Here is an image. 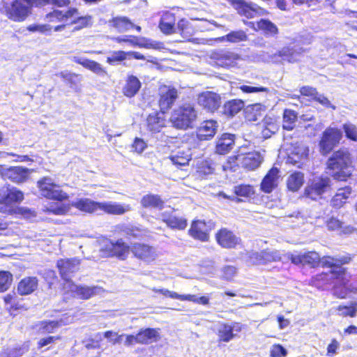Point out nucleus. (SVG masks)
Instances as JSON below:
<instances>
[{
    "label": "nucleus",
    "mask_w": 357,
    "mask_h": 357,
    "mask_svg": "<svg viewBox=\"0 0 357 357\" xmlns=\"http://www.w3.org/2000/svg\"><path fill=\"white\" fill-rule=\"evenodd\" d=\"M142 83L135 75H129L127 76L122 92L128 98L134 97L139 91Z\"/></svg>",
    "instance_id": "31"
},
{
    "label": "nucleus",
    "mask_w": 357,
    "mask_h": 357,
    "mask_svg": "<svg viewBox=\"0 0 357 357\" xmlns=\"http://www.w3.org/2000/svg\"><path fill=\"white\" fill-rule=\"evenodd\" d=\"M331 179L328 176L314 178L310 181L305 188L304 195L312 200L321 198L324 193L331 188Z\"/></svg>",
    "instance_id": "6"
},
{
    "label": "nucleus",
    "mask_w": 357,
    "mask_h": 357,
    "mask_svg": "<svg viewBox=\"0 0 357 357\" xmlns=\"http://www.w3.org/2000/svg\"><path fill=\"white\" fill-rule=\"evenodd\" d=\"M287 260H291L294 264L299 265H309L314 267L319 264L320 261V256L316 252H307L304 253H287L284 255Z\"/></svg>",
    "instance_id": "15"
},
{
    "label": "nucleus",
    "mask_w": 357,
    "mask_h": 357,
    "mask_svg": "<svg viewBox=\"0 0 357 357\" xmlns=\"http://www.w3.org/2000/svg\"><path fill=\"white\" fill-rule=\"evenodd\" d=\"M131 210L129 204H121L114 202H99L98 211L109 215H123Z\"/></svg>",
    "instance_id": "25"
},
{
    "label": "nucleus",
    "mask_w": 357,
    "mask_h": 357,
    "mask_svg": "<svg viewBox=\"0 0 357 357\" xmlns=\"http://www.w3.org/2000/svg\"><path fill=\"white\" fill-rule=\"evenodd\" d=\"M287 254H282L281 252L275 250H264L261 252H252L250 255V259L254 264H264L272 261H284Z\"/></svg>",
    "instance_id": "11"
},
{
    "label": "nucleus",
    "mask_w": 357,
    "mask_h": 357,
    "mask_svg": "<svg viewBox=\"0 0 357 357\" xmlns=\"http://www.w3.org/2000/svg\"><path fill=\"white\" fill-rule=\"evenodd\" d=\"M197 102L204 109L213 112L220 106L221 100L218 94L212 91H205L198 96Z\"/></svg>",
    "instance_id": "17"
},
{
    "label": "nucleus",
    "mask_w": 357,
    "mask_h": 357,
    "mask_svg": "<svg viewBox=\"0 0 357 357\" xmlns=\"http://www.w3.org/2000/svg\"><path fill=\"white\" fill-rule=\"evenodd\" d=\"M296 119L297 114L294 111L285 109L283 114V128L287 130H291L295 126Z\"/></svg>",
    "instance_id": "45"
},
{
    "label": "nucleus",
    "mask_w": 357,
    "mask_h": 357,
    "mask_svg": "<svg viewBox=\"0 0 357 357\" xmlns=\"http://www.w3.org/2000/svg\"><path fill=\"white\" fill-rule=\"evenodd\" d=\"M178 97L177 90L169 86H164L160 89L159 105L163 112L172 107Z\"/></svg>",
    "instance_id": "23"
},
{
    "label": "nucleus",
    "mask_w": 357,
    "mask_h": 357,
    "mask_svg": "<svg viewBox=\"0 0 357 357\" xmlns=\"http://www.w3.org/2000/svg\"><path fill=\"white\" fill-rule=\"evenodd\" d=\"M119 229L128 237L138 238L141 236V231L132 225H122L119 226Z\"/></svg>",
    "instance_id": "54"
},
{
    "label": "nucleus",
    "mask_w": 357,
    "mask_h": 357,
    "mask_svg": "<svg viewBox=\"0 0 357 357\" xmlns=\"http://www.w3.org/2000/svg\"><path fill=\"white\" fill-rule=\"evenodd\" d=\"M197 118V111L195 105L184 103L172 112L170 121L176 128L185 130L192 127Z\"/></svg>",
    "instance_id": "3"
},
{
    "label": "nucleus",
    "mask_w": 357,
    "mask_h": 357,
    "mask_svg": "<svg viewBox=\"0 0 357 357\" xmlns=\"http://www.w3.org/2000/svg\"><path fill=\"white\" fill-rule=\"evenodd\" d=\"M234 135L225 133L218 139L216 144V152L224 155L232 149L234 144Z\"/></svg>",
    "instance_id": "36"
},
{
    "label": "nucleus",
    "mask_w": 357,
    "mask_h": 357,
    "mask_svg": "<svg viewBox=\"0 0 357 357\" xmlns=\"http://www.w3.org/2000/svg\"><path fill=\"white\" fill-rule=\"evenodd\" d=\"M160 339L158 328H147L141 329L137 334V343L142 344H149L156 342Z\"/></svg>",
    "instance_id": "28"
},
{
    "label": "nucleus",
    "mask_w": 357,
    "mask_h": 357,
    "mask_svg": "<svg viewBox=\"0 0 357 357\" xmlns=\"http://www.w3.org/2000/svg\"><path fill=\"white\" fill-rule=\"evenodd\" d=\"M257 26V29L264 31L266 34L275 35L278 33L277 26L268 20H261Z\"/></svg>",
    "instance_id": "50"
},
{
    "label": "nucleus",
    "mask_w": 357,
    "mask_h": 357,
    "mask_svg": "<svg viewBox=\"0 0 357 357\" xmlns=\"http://www.w3.org/2000/svg\"><path fill=\"white\" fill-rule=\"evenodd\" d=\"M184 298H184V301H192V302H194V303H196L198 304H202L204 305L208 304V302H209V299L206 296H201V297L197 298L195 295L187 294V295H184Z\"/></svg>",
    "instance_id": "62"
},
{
    "label": "nucleus",
    "mask_w": 357,
    "mask_h": 357,
    "mask_svg": "<svg viewBox=\"0 0 357 357\" xmlns=\"http://www.w3.org/2000/svg\"><path fill=\"white\" fill-rule=\"evenodd\" d=\"M36 0H14L5 6L6 15L14 22H23L31 14Z\"/></svg>",
    "instance_id": "4"
},
{
    "label": "nucleus",
    "mask_w": 357,
    "mask_h": 357,
    "mask_svg": "<svg viewBox=\"0 0 357 357\" xmlns=\"http://www.w3.org/2000/svg\"><path fill=\"white\" fill-rule=\"evenodd\" d=\"M73 61L77 63L82 65L100 77H105L107 75V71L102 66L95 61L82 56H74Z\"/></svg>",
    "instance_id": "30"
},
{
    "label": "nucleus",
    "mask_w": 357,
    "mask_h": 357,
    "mask_svg": "<svg viewBox=\"0 0 357 357\" xmlns=\"http://www.w3.org/2000/svg\"><path fill=\"white\" fill-rule=\"evenodd\" d=\"M40 194L46 198L63 201L67 199L68 194L63 192L55 181L50 176H44L37 182Z\"/></svg>",
    "instance_id": "5"
},
{
    "label": "nucleus",
    "mask_w": 357,
    "mask_h": 357,
    "mask_svg": "<svg viewBox=\"0 0 357 357\" xmlns=\"http://www.w3.org/2000/svg\"><path fill=\"white\" fill-rule=\"evenodd\" d=\"M248 36L245 31L242 30L231 31L226 36L222 38V41H227L233 43H236L242 41H245Z\"/></svg>",
    "instance_id": "47"
},
{
    "label": "nucleus",
    "mask_w": 357,
    "mask_h": 357,
    "mask_svg": "<svg viewBox=\"0 0 357 357\" xmlns=\"http://www.w3.org/2000/svg\"><path fill=\"white\" fill-rule=\"evenodd\" d=\"M38 287V279L36 277L23 278L18 284L17 292L20 295H29Z\"/></svg>",
    "instance_id": "35"
},
{
    "label": "nucleus",
    "mask_w": 357,
    "mask_h": 357,
    "mask_svg": "<svg viewBox=\"0 0 357 357\" xmlns=\"http://www.w3.org/2000/svg\"><path fill=\"white\" fill-rule=\"evenodd\" d=\"M56 264L60 275L65 281L64 283L72 282L70 280L72 275L79 269V261L76 259H60Z\"/></svg>",
    "instance_id": "18"
},
{
    "label": "nucleus",
    "mask_w": 357,
    "mask_h": 357,
    "mask_svg": "<svg viewBox=\"0 0 357 357\" xmlns=\"http://www.w3.org/2000/svg\"><path fill=\"white\" fill-rule=\"evenodd\" d=\"M347 262L348 260L345 257L334 258L326 256L320 258L319 264H320L323 267L333 268V271H331L332 274L335 277H337L339 278L340 275L342 274L344 275V273H345V269L342 266V265L347 264Z\"/></svg>",
    "instance_id": "20"
},
{
    "label": "nucleus",
    "mask_w": 357,
    "mask_h": 357,
    "mask_svg": "<svg viewBox=\"0 0 357 357\" xmlns=\"http://www.w3.org/2000/svg\"><path fill=\"white\" fill-rule=\"evenodd\" d=\"M337 280L336 283L333 287V295L339 298H344L349 291L357 293V283L348 284L349 277L346 273H344L338 278L335 277Z\"/></svg>",
    "instance_id": "16"
},
{
    "label": "nucleus",
    "mask_w": 357,
    "mask_h": 357,
    "mask_svg": "<svg viewBox=\"0 0 357 357\" xmlns=\"http://www.w3.org/2000/svg\"><path fill=\"white\" fill-rule=\"evenodd\" d=\"M278 169L272 168L265 176L261 183V189L266 193H270L278 185L279 178Z\"/></svg>",
    "instance_id": "32"
},
{
    "label": "nucleus",
    "mask_w": 357,
    "mask_h": 357,
    "mask_svg": "<svg viewBox=\"0 0 357 357\" xmlns=\"http://www.w3.org/2000/svg\"><path fill=\"white\" fill-rule=\"evenodd\" d=\"M13 282V275L6 271H0V293L7 291Z\"/></svg>",
    "instance_id": "49"
},
{
    "label": "nucleus",
    "mask_w": 357,
    "mask_h": 357,
    "mask_svg": "<svg viewBox=\"0 0 357 357\" xmlns=\"http://www.w3.org/2000/svg\"><path fill=\"white\" fill-rule=\"evenodd\" d=\"M151 290L155 293H160L162 294L165 297L174 298V299H178L181 301H184V295L178 294L176 292L169 291L166 289H157V288H152Z\"/></svg>",
    "instance_id": "58"
},
{
    "label": "nucleus",
    "mask_w": 357,
    "mask_h": 357,
    "mask_svg": "<svg viewBox=\"0 0 357 357\" xmlns=\"http://www.w3.org/2000/svg\"><path fill=\"white\" fill-rule=\"evenodd\" d=\"M47 3L54 4L62 9H55L52 12L49 13L46 15L48 22H62L61 25L54 27V31H61L64 29L65 26L68 24H75L74 29L79 30L91 24V17L79 16L78 10L75 8L69 7L64 8L69 3V0H43Z\"/></svg>",
    "instance_id": "1"
},
{
    "label": "nucleus",
    "mask_w": 357,
    "mask_h": 357,
    "mask_svg": "<svg viewBox=\"0 0 357 357\" xmlns=\"http://www.w3.org/2000/svg\"><path fill=\"white\" fill-rule=\"evenodd\" d=\"M160 218L172 229H184L187 227V220L176 215L172 209L162 212L160 215Z\"/></svg>",
    "instance_id": "24"
},
{
    "label": "nucleus",
    "mask_w": 357,
    "mask_h": 357,
    "mask_svg": "<svg viewBox=\"0 0 357 357\" xmlns=\"http://www.w3.org/2000/svg\"><path fill=\"white\" fill-rule=\"evenodd\" d=\"M128 52L124 51H116L113 52L110 56L107 59V63L111 65H114L117 62H121L126 59Z\"/></svg>",
    "instance_id": "56"
},
{
    "label": "nucleus",
    "mask_w": 357,
    "mask_h": 357,
    "mask_svg": "<svg viewBox=\"0 0 357 357\" xmlns=\"http://www.w3.org/2000/svg\"><path fill=\"white\" fill-rule=\"evenodd\" d=\"M304 176L301 172L291 174L287 179V187L291 191L296 192L300 189L303 184Z\"/></svg>",
    "instance_id": "42"
},
{
    "label": "nucleus",
    "mask_w": 357,
    "mask_h": 357,
    "mask_svg": "<svg viewBox=\"0 0 357 357\" xmlns=\"http://www.w3.org/2000/svg\"><path fill=\"white\" fill-rule=\"evenodd\" d=\"M62 324V320L43 321L36 324L34 328L38 334L51 333L54 332Z\"/></svg>",
    "instance_id": "38"
},
{
    "label": "nucleus",
    "mask_w": 357,
    "mask_h": 357,
    "mask_svg": "<svg viewBox=\"0 0 357 357\" xmlns=\"http://www.w3.org/2000/svg\"><path fill=\"white\" fill-rule=\"evenodd\" d=\"M350 155L347 151L335 152L327 162L328 168L333 170V176L338 180H345L351 174Z\"/></svg>",
    "instance_id": "2"
},
{
    "label": "nucleus",
    "mask_w": 357,
    "mask_h": 357,
    "mask_svg": "<svg viewBox=\"0 0 357 357\" xmlns=\"http://www.w3.org/2000/svg\"><path fill=\"white\" fill-rule=\"evenodd\" d=\"M98 202L89 199H79L72 202V206L86 213H96L98 211Z\"/></svg>",
    "instance_id": "37"
},
{
    "label": "nucleus",
    "mask_w": 357,
    "mask_h": 357,
    "mask_svg": "<svg viewBox=\"0 0 357 357\" xmlns=\"http://www.w3.org/2000/svg\"><path fill=\"white\" fill-rule=\"evenodd\" d=\"M218 123L213 120L205 121L198 128L197 136L200 140H208L216 133Z\"/></svg>",
    "instance_id": "29"
},
{
    "label": "nucleus",
    "mask_w": 357,
    "mask_h": 357,
    "mask_svg": "<svg viewBox=\"0 0 357 357\" xmlns=\"http://www.w3.org/2000/svg\"><path fill=\"white\" fill-rule=\"evenodd\" d=\"M103 335L105 338L109 339V342L113 344H120L121 338L124 336L123 334L119 335L117 333L112 331H107L105 332Z\"/></svg>",
    "instance_id": "60"
},
{
    "label": "nucleus",
    "mask_w": 357,
    "mask_h": 357,
    "mask_svg": "<svg viewBox=\"0 0 357 357\" xmlns=\"http://www.w3.org/2000/svg\"><path fill=\"white\" fill-rule=\"evenodd\" d=\"M24 199V193L12 187H3L0 188V203L5 204H12L14 203H19Z\"/></svg>",
    "instance_id": "22"
},
{
    "label": "nucleus",
    "mask_w": 357,
    "mask_h": 357,
    "mask_svg": "<svg viewBox=\"0 0 357 357\" xmlns=\"http://www.w3.org/2000/svg\"><path fill=\"white\" fill-rule=\"evenodd\" d=\"M178 29L183 38L189 39V38L191 36L192 33V29L188 24L186 20H180L178 23Z\"/></svg>",
    "instance_id": "53"
},
{
    "label": "nucleus",
    "mask_w": 357,
    "mask_h": 357,
    "mask_svg": "<svg viewBox=\"0 0 357 357\" xmlns=\"http://www.w3.org/2000/svg\"><path fill=\"white\" fill-rule=\"evenodd\" d=\"M130 252L137 259L146 263L155 261L158 257L156 248L144 243H135L130 246Z\"/></svg>",
    "instance_id": "10"
},
{
    "label": "nucleus",
    "mask_w": 357,
    "mask_h": 357,
    "mask_svg": "<svg viewBox=\"0 0 357 357\" xmlns=\"http://www.w3.org/2000/svg\"><path fill=\"white\" fill-rule=\"evenodd\" d=\"M264 159L259 151H253L244 155H238L236 160L241 166L249 170H254L259 167Z\"/></svg>",
    "instance_id": "19"
},
{
    "label": "nucleus",
    "mask_w": 357,
    "mask_h": 357,
    "mask_svg": "<svg viewBox=\"0 0 357 357\" xmlns=\"http://www.w3.org/2000/svg\"><path fill=\"white\" fill-rule=\"evenodd\" d=\"M243 93H267L269 89L263 86H251L248 85H241L238 87Z\"/></svg>",
    "instance_id": "59"
},
{
    "label": "nucleus",
    "mask_w": 357,
    "mask_h": 357,
    "mask_svg": "<svg viewBox=\"0 0 357 357\" xmlns=\"http://www.w3.org/2000/svg\"><path fill=\"white\" fill-rule=\"evenodd\" d=\"M63 289L66 292L70 293L72 296L77 297L81 299H89L91 296L100 294L104 291L103 289L98 286H77L73 282L64 283Z\"/></svg>",
    "instance_id": "9"
},
{
    "label": "nucleus",
    "mask_w": 357,
    "mask_h": 357,
    "mask_svg": "<svg viewBox=\"0 0 357 357\" xmlns=\"http://www.w3.org/2000/svg\"><path fill=\"white\" fill-rule=\"evenodd\" d=\"M337 310L340 316L354 317L357 312V303H351L349 305H339Z\"/></svg>",
    "instance_id": "51"
},
{
    "label": "nucleus",
    "mask_w": 357,
    "mask_h": 357,
    "mask_svg": "<svg viewBox=\"0 0 357 357\" xmlns=\"http://www.w3.org/2000/svg\"><path fill=\"white\" fill-rule=\"evenodd\" d=\"M218 243L224 248H234L241 243V239L232 231L227 229H221L216 234Z\"/></svg>",
    "instance_id": "21"
},
{
    "label": "nucleus",
    "mask_w": 357,
    "mask_h": 357,
    "mask_svg": "<svg viewBox=\"0 0 357 357\" xmlns=\"http://www.w3.org/2000/svg\"><path fill=\"white\" fill-rule=\"evenodd\" d=\"M233 332L234 328L231 327V325L227 324H222L218 329V336L220 340L225 342H229L234 337Z\"/></svg>",
    "instance_id": "48"
},
{
    "label": "nucleus",
    "mask_w": 357,
    "mask_h": 357,
    "mask_svg": "<svg viewBox=\"0 0 357 357\" xmlns=\"http://www.w3.org/2000/svg\"><path fill=\"white\" fill-rule=\"evenodd\" d=\"M174 24V15L170 12L167 11L163 13L160 19L159 26L163 33L168 34L172 32Z\"/></svg>",
    "instance_id": "40"
},
{
    "label": "nucleus",
    "mask_w": 357,
    "mask_h": 357,
    "mask_svg": "<svg viewBox=\"0 0 357 357\" xmlns=\"http://www.w3.org/2000/svg\"><path fill=\"white\" fill-rule=\"evenodd\" d=\"M287 354V350L280 344H274L271 350L272 357L286 356Z\"/></svg>",
    "instance_id": "63"
},
{
    "label": "nucleus",
    "mask_w": 357,
    "mask_h": 357,
    "mask_svg": "<svg viewBox=\"0 0 357 357\" xmlns=\"http://www.w3.org/2000/svg\"><path fill=\"white\" fill-rule=\"evenodd\" d=\"M132 147L137 153H140L146 148V143L142 139L136 137Z\"/></svg>",
    "instance_id": "64"
},
{
    "label": "nucleus",
    "mask_w": 357,
    "mask_h": 357,
    "mask_svg": "<svg viewBox=\"0 0 357 357\" xmlns=\"http://www.w3.org/2000/svg\"><path fill=\"white\" fill-rule=\"evenodd\" d=\"M142 206L147 208L160 210L163 208L164 202L158 195L149 194L144 195L140 202Z\"/></svg>",
    "instance_id": "39"
},
{
    "label": "nucleus",
    "mask_w": 357,
    "mask_h": 357,
    "mask_svg": "<svg viewBox=\"0 0 357 357\" xmlns=\"http://www.w3.org/2000/svg\"><path fill=\"white\" fill-rule=\"evenodd\" d=\"M211 58L215 60L218 66L221 67H233L242 60L238 54L226 50L213 52Z\"/></svg>",
    "instance_id": "12"
},
{
    "label": "nucleus",
    "mask_w": 357,
    "mask_h": 357,
    "mask_svg": "<svg viewBox=\"0 0 357 357\" xmlns=\"http://www.w3.org/2000/svg\"><path fill=\"white\" fill-rule=\"evenodd\" d=\"M197 172L202 175H209L213 174L214 167L211 161L205 160L202 162L197 167Z\"/></svg>",
    "instance_id": "57"
},
{
    "label": "nucleus",
    "mask_w": 357,
    "mask_h": 357,
    "mask_svg": "<svg viewBox=\"0 0 357 357\" xmlns=\"http://www.w3.org/2000/svg\"><path fill=\"white\" fill-rule=\"evenodd\" d=\"M29 346L24 343L20 347L8 348L0 352V357H21L29 351Z\"/></svg>",
    "instance_id": "43"
},
{
    "label": "nucleus",
    "mask_w": 357,
    "mask_h": 357,
    "mask_svg": "<svg viewBox=\"0 0 357 357\" xmlns=\"http://www.w3.org/2000/svg\"><path fill=\"white\" fill-rule=\"evenodd\" d=\"M112 252L113 255L116 256L121 259H125L130 251V247L128 246L121 239L115 243H111Z\"/></svg>",
    "instance_id": "41"
},
{
    "label": "nucleus",
    "mask_w": 357,
    "mask_h": 357,
    "mask_svg": "<svg viewBox=\"0 0 357 357\" xmlns=\"http://www.w3.org/2000/svg\"><path fill=\"white\" fill-rule=\"evenodd\" d=\"M165 123L166 119L163 112L150 114L146 119L148 130L154 133L160 132L165 126Z\"/></svg>",
    "instance_id": "26"
},
{
    "label": "nucleus",
    "mask_w": 357,
    "mask_h": 357,
    "mask_svg": "<svg viewBox=\"0 0 357 357\" xmlns=\"http://www.w3.org/2000/svg\"><path fill=\"white\" fill-rule=\"evenodd\" d=\"M214 227L211 221L205 222L203 220H195L191 225L189 230L190 235L202 241H207L209 238L208 233Z\"/></svg>",
    "instance_id": "14"
},
{
    "label": "nucleus",
    "mask_w": 357,
    "mask_h": 357,
    "mask_svg": "<svg viewBox=\"0 0 357 357\" xmlns=\"http://www.w3.org/2000/svg\"><path fill=\"white\" fill-rule=\"evenodd\" d=\"M244 107L243 101L241 100H232L224 106V112L225 114L234 116L238 113Z\"/></svg>",
    "instance_id": "44"
},
{
    "label": "nucleus",
    "mask_w": 357,
    "mask_h": 357,
    "mask_svg": "<svg viewBox=\"0 0 357 357\" xmlns=\"http://www.w3.org/2000/svg\"><path fill=\"white\" fill-rule=\"evenodd\" d=\"M172 162L177 166H185L191 159V152L188 148L180 149L173 152L169 156Z\"/></svg>",
    "instance_id": "34"
},
{
    "label": "nucleus",
    "mask_w": 357,
    "mask_h": 357,
    "mask_svg": "<svg viewBox=\"0 0 357 357\" xmlns=\"http://www.w3.org/2000/svg\"><path fill=\"white\" fill-rule=\"evenodd\" d=\"M109 27L115 29L119 33H123L132 28L134 24L124 16H117L109 20L107 22Z\"/></svg>",
    "instance_id": "33"
},
{
    "label": "nucleus",
    "mask_w": 357,
    "mask_h": 357,
    "mask_svg": "<svg viewBox=\"0 0 357 357\" xmlns=\"http://www.w3.org/2000/svg\"><path fill=\"white\" fill-rule=\"evenodd\" d=\"M234 193L241 197H250L254 193V191L250 185H239L234 187Z\"/></svg>",
    "instance_id": "55"
},
{
    "label": "nucleus",
    "mask_w": 357,
    "mask_h": 357,
    "mask_svg": "<svg viewBox=\"0 0 357 357\" xmlns=\"http://www.w3.org/2000/svg\"><path fill=\"white\" fill-rule=\"evenodd\" d=\"M31 169L21 167H6L0 165V176L4 180H10L15 183L26 182L30 176Z\"/></svg>",
    "instance_id": "7"
},
{
    "label": "nucleus",
    "mask_w": 357,
    "mask_h": 357,
    "mask_svg": "<svg viewBox=\"0 0 357 357\" xmlns=\"http://www.w3.org/2000/svg\"><path fill=\"white\" fill-rule=\"evenodd\" d=\"M342 137V131L336 128L329 127L322 134L319 142L320 151L323 155L329 153Z\"/></svg>",
    "instance_id": "8"
},
{
    "label": "nucleus",
    "mask_w": 357,
    "mask_h": 357,
    "mask_svg": "<svg viewBox=\"0 0 357 357\" xmlns=\"http://www.w3.org/2000/svg\"><path fill=\"white\" fill-rule=\"evenodd\" d=\"M342 128L348 139L357 142V127L355 125L351 123H346L343 125Z\"/></svg>",
    "instance_id": "52"
},
{
    "label": "nucleus",
    "mask_w": 357,
    "mask_h": 357,
    "mask_svg": "<svg viewBox=\"0 0 357 357\" xmlns=\"http://www.w3.org/2000/svg\"><path fill=\"white\" fill-rule=\"evenodd\" d=\"M44 211L54 215H64L68 211V207L61 202L50 203L44 206Z\"/></svg>",
    "instance_id": "46"
},
{
    "label": "nucleus",
    "mask_w": 357,
    "mask_h": 357,
    "mask_svg": "<svg viewBox=\"0 0 357 357\" xmlns=\"http://www.w3.org/2000/svg\"><path fill=\"white\" fill-rule=\"evenodd\" d=\"M301 50V48L284 47L278 53L268 56L267 61L275 63H283L284 61L294 63L298 60Z\"/></svg>",
    "instance_id": "13"
},
{
    "label": "nucleus",
    "mask_w": 357,
    "mask_h": 357,
    "mask_svg": "<svg viewBox=\"0 0 357 357\" xmlns=\"http://www.w3.org/2000/svg\"><path fill=\"white\" fill-rule=\"evenodd\" d=\"M222 278L227 280H231L236 274V268L232 266H227L222 268Z\"/></svg>",
    "instance_id": "61"
},
{
    "label": "nucleus",
    "mask_w": 357,
    "mask_h": 357,
    "mask_svg": "<svg viewBox=\"0 0 357 357\" xmlns=\"http://www.w3.org/2000/svg\"><path fill=\"white\" fill-rule=\"evenodd\" d=\"M259 128L261 130V136L264 139H268L278 131L279 125L275 118L266 116L259 124Z\"/></svg>",
    "instance_id": "27"
}]
</instances>
